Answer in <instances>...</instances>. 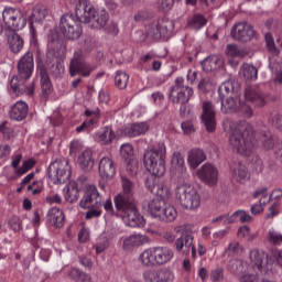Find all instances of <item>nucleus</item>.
Listing matches in <instances>:
<instances>
[{
  "instance_id": "f257e3e1",
  "label": "nucleus",
  "mask_w": 282,
  "mask_h": 282,
  "mask_svg": "<svg viewBox=\"0 0 282 282\" xmlns=\"http://www.w3.org/2000/svg\"><path fill=\"white\" fill-rule=\"evenodd\" d=\"M223 124L225 131L230 132L229 144L234 151L240 153V155H245V158L252 155L258 147H261L264 151L274 149V138L268 130H261L254 135L252 126L247 121H240L237 124L235 121L226 119Z\"/></svg>"
},
{
  "instance_id": "f03ea898",
  "label": "nucleus",
  "mask_w": 282,
  "mask_h": 282,
  "mask_svg": "<svg viewBox=\"0 0 282 282\" xmlns=\"http://www.w3.org/2000/svg\"><path fill=\"white\" fill-rule=\"evenodd\" d=\"M18 74L10 80V87L15 96H33L34 80H30L34 72V53L26 52L18 62Z\"/></svg>"
},
{
  "instance_id": "7ed1b4c3",
  "label": "nucleus",
  "mask_w": 282,
  "mask_h": 282,
  "mask_svg": "<svg viewBox=\"0 0 282 282\" xmlns=\"http://www.w3.org/2000/svg\"><path fill=\"white\" fill-rule=\"evenodd\" d=\"M175 257L173 249L169 247H152L145 249L140 256L139 261L145 268H158L171 263Z\"/></svg>"
},
{
  "instance_id": "20e7f679",
  "label": "nucleus",
  "mask_w": 282,
  "mask_h": 282,
  "mask_svg": "<svg viewBox=\"0 0 282 282\" xmlns=\"http://www.w3.org/2000/svg\"><path fill=\"white\" fill-rule=\"evenodd\" d=\"M165 158L166 147L164 143H161L152 150L145 152L143 156L145 169L149 171V173H152L154 177H162V175L166 173V165L164 161Z\"/></svg>"
},
{
  "instance_id": "39448f33",
  "label": "nucleus",
  "mask_w": 282,
  "mask_h": 282,
  "mask_svg": "<svg viewBox=\"0 0 282 282\" xmlns=\"http://www.w3.org/2000/svg\"><path fill=\"white\" fill-rule=\"evenodd\" d=\"M77 21L80 23H91L93 21V28L95 30H102L109 21V13H107V10L96 11L91 4H80L77 8Z\"/></svg>"
},
{
  "instance_id": "423d86ee",
  "label": "nucleus",
  "mask_w": 282,
  "mask_h": 282,
  "mask_svg": "<svg viewBox=\"0 0 282 282\" xmlns=\"http://www.w3.org/2000/svg\"><path fill=\"white\" fill-rule=\"evenodd\" d=\"M175 197L185 210H196L202 204V196H199L197 189L186 183L176 186Z\"/></svg>"
},
{
  "instance_id": "0eeeda50",
  "label": "nucleus",
  "mask_w": 282,
  "mask_h": 282,
  "mask_svg": "<svg viewBox=\"0 0 282 282\" xmlns=\"http://www.w3.org/2000/svg\"><path fill=\"white\" fill-rule=\"evenodd\" d=\"M48 180L54 184H65L72 177V166L67 159H56L47 169Z\"/></svg>"
},
{
  "instance_id": "6e6552de",
  "label": "nucleus",
  "mask_w": 282,
  "mask_h": 282,
  "mask_svg": "<svg viewBox=\"0 0 282 282\" xmlns=\"http://www.w3.org/2000/svg\"><path fill=\"white\" fill-rule=\"evenodd\" d=\"M2 19L9 32H19L28 25V19L23 11L14 8H7L2 12Z\"/></svg>"
},
{
  "instance_id": "1a4fd4ad",
  "label": "nucleus",
  "mask_w": 282,
  "mask_h": 282,
  "mask_svg": "<svg viewBox=\"0 0 282 282\" xmlns=\"http://www.w3.org/2000/svg\"><path fill=\"white\" fill-rule=\"evenodd\" d=\"M193 94V88L184 86V78L177 77L175 79V85L172 86L170 90V99L175 105H186V102L191 100Z\"/></svg>"
},
{
  "instance_id": "9d476101",
  "label": "nucleus",
  "mask_w": 282,
  "mask_h": 282,
  "mask_svg": "<svg viewBox=\"0 0 282 282\" xmlns=\"http://www.w3.org/2000/svg\"><path fill=\"white\" fill-rule=\"evenodd\" d=\"M173 30V22L169 20H161L152 22L147 26V36L160 41V39H166L171 31Z\"/></svg>"
},
{
  "instance_id": "9b49d317",
  "label": "nucleus",
  "mask_w": 282,
  "mask_h": 282,
  "mask_svg": "<svg viewBox=\"0 0 282 282\" xmlns=\"http://www.w3.org/2000/svg\"><path fill=\"white\" fill-rule=\"evenodd\" d=\"M249 257L253 270H259L261 274H268L269 270H272V260H270V256L267 252L254 249Z\"/></svg>"
},
{
  "instance_id": "f8f14e48",
  "label": "nucleus",
  "mask_w": 282,
  "mask_h": 282,
  "mask_svg": "<svg viewBox=\"0 0 282 282\" xmlns=\"http://www.w3.org/2000/svg\"><path fill=\"white\" fill-rule=\"evenodd\" d=\"M231 39L240 43H248L254 39V29L248 22H238L231 28Z\"/></svg>"
},
{
  "instance_id": "ddd939ff",
  "label": "nucleus",
  "mask_w": 282,
  "mask_h": 282,
  "mask_svg": "<svg viewBox=\"0 0 282 282\" xmlns=\"http://www.w3.org/2000/svg\"><path fill=\"white\" fill-rule=\"evenodd\" d=\"M79 206L85 210L86 208H98V206H102V197L98 193V187L89 185L79 202Z\"/></svg>"
},
{
  "instance_id": "4468645a",
  "label": "nucleus",
  "mask_w": 282,
  "mask_h": 282,
  "mask_svg": "<svg viewBox=\"0 0 282 282\" xmlns=\"http://www.w3.org/2000/svg\"><path fill=\"white\" fill-rule=\"evenodd\" d=\"M143 279L145 282H172L175 275L167 268L149 269L143 273Z\"/></svg>"
},
{
  "instance_id": "2eb2a0df",
  "label": "nucleus",
  "mask_w": 282,
  "mask_h": 282,
  "mask_svg": "<svg viewBox=\"0 0 282 282\" xmlns=\"http://www.w3.org/2000/svg\"><path fill=\"white\" fill-rule=\"evenodd\" d=\"M197 176L208 186H215L219 180V170L210 163H205L197 170Z\"/></svg>"
},
{
  "instance_id": "dca6fc26",
  "label": "nucleus",
  "mask_w": 282,
  "mask_h": 282,
  "mask_svg": "<svg viewBox=\"0 0 282 282\" xmlns=\"http://www.w3.org/2000/svg\"><path fill=\"white\" fill-rule=\"evenodd\" d=\"M194 237L191 231L183 230L181 232V237L177 238L174 242V247L178 254H183V257H187L191 254V248H193Z\"/></svg>"
},
{
  "instance_id": "f3484780",
  "label": "nucleus",
  "mask_w": 282,
  "mask_h": 282,
  "mask_svg": "<svg viewBox=\"0 0 282 282\" xmlns=\"http://www.w3.org/2000/svg\"><path fill=\"white\" fill-rule=\"evenodd\" d=\"M91 72H94V67H91V65L85 63V61H83V58L74 57L70 61L69 75L72 76V78H74V76H77V74H80V76H84L85 78H87V77L91 76Z\"/></svg>"
},
{
  "instance_id": "a211bd4d",
  "label": "nucleus",
  "mask_w": 282,
  "mask_h": 282,
  "mask_svg": "<svg viewBox=\"0 0 282 282\" xmlns=\"http://www.w3.org/2000/svg\"><path fill=\"white\" fill-rule=\"evenodd\" d=\"M245 98L248 102H252L254 107L261 109L268 105V100L265 99V95L259 90L256 86H247L245 89Z\"/></svg>"
},
{
  "instance_id": "6ab92c4d",
  "label": "nucleus",
  "mask_w": 282,
  "mask_h": 282,
  "mask_svg": "<svg viewBox=\"0 0 282 282\" xmlns=\"http://www.w3.org/2000/svg\"><path fill=\"white\" fill-rule=\"evenodd\" d=\"M202 120L206 130L213 133L215 127H217V122L215 121V106L210 101L203 102Z\"/></svg>"
},
{
  "instance_id": "aec40b11",
  "label": "nucleus",
  "mask_w": 282,
  "mask_h": 282,
  "mask_svg": "<svg viewBox=\"0 0 282 282\" xmlns=\"http://www.w3.org/2000/svg\"><path fill=\"white\" fill-rule=\"evenodd\" d=\"M115 206L120 213H128L131 208L137 206L135 197L120 193L115 197Z\"/></svg>"
},
{
  "instance_id": "412c9836",
  "label": "nucleus",
  "mask_w": 282,
  "mask_h": 282,
  "mask_svg": "<svg viewBox=\"0 0 282 282\" xmlns=\"http://www.w3.org/2000/svg\"><path fill=\"white\" fill-rule=\"evenodd\" d=\"M99 175L102 180H111L116 175V164L109 156H104L99 161Z\"/></svg>"
},
{
  "instance_id": "4be33fe9",
  "label": "nucleus",
  "mask_w": 282,
  "mask_h": 282,
  "mask_svg": "<svg viewBox=\"0 0 282 282\" xmlns=\"http://www.w3.org/2000/svg\"><path fill=\"white\" fill-rule=\"evenodd\" d=\"M144 243H149V237L140 234L131 235L127 238H123L122 250H126L127 252H129L133 248L144 246Z\"/></svg>"
},
{
  "instance_id": "5701e85b",
  "label": "nucleus",
  "mask_w": 282,
  "mask_h": 282,
  "mask_svg": "<svg viewBox=\"0 0 282 282\" xmlns=\"http://www.w3.org/2000/svg\"><path fill=\"white\" fill-rule=\"evenodd\" d=\"M165 206L166 202H164L161 197H155L147 202L148 213L151 217H153V219H160Z\"/></svg>"
},
{
  "instance_id": "b1692460",
  "label": "nucleus",
  "mask_w": 282,
  "mask_h": 282,
  "mask_svg": "<svg viewBox=\"0 0 282 282\" xmlns=\"http://www.w3.org/2000/svg\"><path fill=\"white\" fill-rule=\"evenodd\" d=\"M231 177L239 182V184H246L248 180H250V172H248V167L241 163H234L231 165Z\"/></svg>"
},
{
  "instance_id": "393cba45",
  "label": "nucleus",
  "mask_w": 282,
  "mask_h": 282,
  "mask_svg": "<svg viewBox=\"0 0 282 282\" xmlns=\"http://www.w3.org/2000/svg\"><path fill=\"white\" fill-rule=\"evenodd\" d=\"M28 111H30L28 104L25 101H18L13 105L10 111V118L11 120L21 122V120H25V118H28Z\"/></svg>"
},
{
  "instance_id": "a878e982",
  "label": "nucleus",
  "mask_w": 282,
  "mask_h": 282,
  "mask_svg": "<svg viewBox=\"0 0 282 282\" xmlns=\"http://www.w3.org/2000/svg\"><path fill=\"white\" fill-rule=\"evenodd\" d=\"M149 131V123L147 122H137L127 126L123 129V134L128 138H137V135H144Z\"/></svg>"
},
{
  "instance_id": "bb28decb",
  "label": "nucleus",
  "mask_w": 282,
  "mask_h": 282,
  "mask_svg": "<svg viewBox=\"0 0 282 282\" xmlns=\"http://www.w3.org/2000/svg\"><path fill=\"white\" fill-rule=\"evenodd\" d=\"M130 228H140L144 226V217L138 212V205L124 213Z\"/></svg>"
},
{
  "instance_id": "cd10ccee",
  "label": "nucleus",
  "mask_w": 282,
  "mask_h": 282,
  "mask_svg": "<svg viewBox=\"0 0 282 282\" xmlns=\"http://www.w3.org/2000/svg\"><path fill=\"white\" fill-rule=\"evenodd\" d=\"M7 41H8V45L11 50V52H13V54H19V52H21V50H23V45H24V41L23 37H21V35H19V33L14 32V31H9L7 33Z\"/></svg>"
},
{
  "instance_id": "c85d7f7f",
  "label": "nucleus",
  "mask_w": 282,
  "mask_h": 282,
  "mask_svg": "<svg viewBox=\"0 0 282 282\" xmlns=\"http://www.w3.org/2000/svg\"><path fill=\"white\" fill-rule=\"evenodd\" d=\"M187 162L191 169H197L202 162H206V153L199 148L192 149L187 154Z\"/></svg>"
},
{
  "instance_id": "c756f323",
  "label": "nucleus",
  "mask_w": 282,
  "mask_h": 282,
  "mask_svg": "<svg viewBox=\"0 0 282 282\" xmlns=\"http://www.w3.org/2000/svg\"><path fill=\"white\" fill-rule=\"evenodd\" d=\"M221 102V111L223 113H239V109H241V98L239 97H230L224 102Z\"/></svg>"
},
{
  "instance_id": "7c9ffc66",
  "label": "nucleus",
  "mask_w": 282,
  "mask_h": 282,
  "mask_svg": "<svg viewBox=\"0 0 282 282\" xmlns=\"http://www.w3.org/2000/svg\"><path fill=\"white\" fill-rule=\"evenodd\" d=\"M48 221L52 226H55V228H63L65 225V214H63V210L58 207H53L48 210L47 214Z\"/></svg>"
},
{
  "instance_id": "2f4dec72",
  "label": "nucleus",
  "mask_w": 282,
  "mask_h": 282,
  "mask_svg": "<svg viewBox=\"0 0 282 282\" xmlns=\"http://www.w3.org/2000/svg\"><path fill=\"white\" fill-rule=\"evenodd\" d=\"M94 152L91 150L83 151L78 156V165L83 171H91L94 169Z\"/></svg>"
},
{
  "instance_id": "473e14b6",
  "label": "nucleus",
  "mask_w": 282,
  "mask_h": 282,
  "mask_svg": "<svg viewBox=\"0 0 282 282\" xmlns=\"http://www.w3.org/2000/svg\"><path fill=\"white\" fill-rule=\"evenodd\" d=\"M200 65L204 72H216V69H219V67H221L223 63L219 56L210 55L206 57Z\"/></svg>"
},
{
  "instance_id": "72a5a7b5",
  "label": "nucleus",
  "mask_w": 282,
  "mask_h": 282,
  "mask_svg": "<svg viewBox=\"0 0 282 282\" xmlns=\"http://www.w3.org/2000/svg\"><path fill=\"white\" fill-rule=\"evenodd\" d=\"M235 91H237V83H235V80L232 79H229L219 86L218 96L220 100H224L226 96H228L229 94H235Z\"/></svg>"
},
{
  "instance_id": "f704fd0d",
  "label": "nucleus",
  "mask_w": 282,
  "mask_h": 282,
  "mask_svg": "<svg viewBox=\"0 0 282 282\" xmlns=\"http://www.w3.org/2000/svg\"><path fill=\"white\" fill-rule=\"evenodd\" d=\"M46 67L48 74H51V76H54V78H58V76H63V74L65 73L63 64H61V62H58L56 57H53L50 63H46Z\"/></svg>"
},
{
  "instance_id": "c9c22d12",
  "label": "nucleus",
  "mask_w": 282,
  "mask_h": 282,
  "mask_svg": "<svg viewBox=\"0 0 282 282\" xmlns=\"http://www.w3.org/2000/svg\"><path fill=\"white\" fill-rule=\"evenodd\" d=\"M228 270L237 276H241L248 270V263L243 260H231L228 264Z\"/></svg>"
},
{
  "instance_id": "e433bc0d",
  "label": "nucleus",
  "mask_w": 282,
  "mask_h": 282,
  "mask_svg": "<svg viewBox=\"0 0 282 282\" xmlns=\"http://www.w3.org/2000/svg\"><path fill=\"white\" fill-rule=\"evenodd\" d=\"M177 218V210L172 205H165L163 207V212L161 213V216H159V221H165V224H169L171 221H175Z\"/></svg>"
},
{
  "instance_id": "4c0bfd02",
  "label": "nucleus",
  "mask_w": 282,
  "mask_h": 282,
  "mask_svg": "<svg viewBox=\"0 0 282 282\" xmlns=\"http://www.w3.org/2000/svg\"><path fill=\"white\" fill-rule=\"evenodd\" d=\"M172 169L177 173L186 175V167L184 166V156L180 152H174L171 160Z\"/></svg>"
},
{
  "instance_id": "58836bf2",
  "label": "nucleus",
  "mask_w": 282,
  "mask_h": 282,
  "mask_svg": "<svg viewBox=\"0 0 282 282\" xmlns=\"http://www.w3.org/2000/svg\"><path fill=\"white\" fill-rule=\"evenodd\" d=\"M77 23H78V21H76V19H74L73 14L65 13L61 18V21H59V32H62V34H64V32H67V30H69V28L76 29Z\"/></svg>"
},
{
  "instance_id": "ea45409f",
  "label": "nucleus",
  "mask_w": 282,
  "mask_h": 282,
  "mask_svg": "<svg viewBox=\"0 0 282 282\" xmlns=\"http://www.w3.org/2000/svg\"><path fill=\"white\" fill-rule=\"evenodd\" d=\"M41 87L43 96H50L52 94V82L50 80V75L45 68H41Z\"/></svg>"
},
{
  "instance_id": "a19ab883",
  "label": "nucleus",
  "mask_w": 282,
  "mask_h": 282,
  "mask_svg": "<svg viewBox=\"0 0 282 282\" xmlns=\"http://www.w3.org/2000/svg\"><path fill=\"white\" fill-rule=\"evenodd\" d=\"M65 199L69 204H76V202H78V183H69L66 187Z\"/></svg>"
},
{
  "instance_id": "79ce46f5",
  "label": "nucleus",
  "mask_w": 282,
  "mask_h": 282,
  "mask_svg": "<svg viewBox=\"0 0 282 282\" xmlns=\"http://www.w3.org/2000/svg\"><path fill=\"white\" fill-rule=\"evenodd\" d=\"M80 34H83V28L80 26V20H78L76 26L66 29V32L63 33V36L69 41H76V39H80Z\"/></svg>"
},
{
  "instance_id": "37998d69",
  "label": "nucleus",
  "mask_w": 282,
  "mask_h": 282,
  "mask_svg": "<svg viewBox=\"0 0 282 282\" xmlns=\"http://www.w3.org/2000/svg\"><path fill=\"white\" fill-rule=\"evenodd\" d=\"M225 54L229 58H243L246 56V53L237 44H227Z\"/></svg>"
},
{
  "instance_id": "c03bdc74",
  "label": "nucleus",
  "mask_w": 282,
  "mask_h": 282,
  "mask_svg": "<svg viewBox=\"0 0 282 282\" xmlns=\"http://www.w3.org/2000/svg\"><path fill=\"white\" fill-rule=\"evenodd\" d=\"M259 70L252 64H246L242 68V76L246 80H257Z\"/></svg>"
},
{
  "instance_id": "a18cd8bd",
  "label": "nucleus",
  "mask_w": 282,
  "mask_h": 282,
  "mask_svg": "<svg viewBox=\"0 0 282 282\" xmlns=\"http://www.w3.org/2000/svg\"><path fill=\"white\" fill-rule=\"evenodd\" d=\"M115 85L119 89H127V85H129L128 74L122 70H118L115 76Z\"/></svg>"
},
{
  "instance_id": "49530a36",
  "label": "nucleus",
  "mask_w": 282,
  "mask_h": 282,
  "mask_svg": "<svg viewBox=\"0 0 282 282\" xmlns=\"http://www.w3.org/2000/svg\"><path fill=\"white\" fill-rule=\"evenodd\" d=\"M206 18L202 14H195L189 21H188V28L191 30H202L204 25H206Z\"/></svg>"
},
{
  "instance_id": "de8ad7c7",
  "label": "nucleus",
  "mask_w": 282,
  "mask_h": 282,
  "mask_svg": "<svg viewBox=\"0 0 282 282\" xmlns=\"http://www.w3.org/2000/svg\"><path fill=\"white\" fill-rule=\"evenodd\" d=\"M34 19L35 21H41L42 19H45V13H43L41 9H36L29 19V25L33 39L36 35V29H34Z\"/></svg>"
},
{
  "instance_id": "09e8293b",
  "label": "nucleus",
  "mask_w": 282,
  "mask_h": 282,
  "mask_svg": "<svg viewBox=\"0 0 282 282\" xmlns=\"http://www.w3.org/2000/svg\"><path fill=\"white\" fill-rule=\"evenodd\" d=\"M116 138V133L110 128H106L104 132L98 135V140L101 144H111Z\"/></svg>"
},
{
  "instance_id": "8fccbe9b",
  "label": "nucleus",
  "mask_w": 282,
  "mask_h": 282,
  "mask_svg": "<svg viewBox=\"0 0 282 282\" xmlns=\"http://www.w3.org/2000/svg\"><path fill=\"white\" fill-rule=\"evenodd\" d=\"M121 186L123 195H130L133 197V188H135V185L129 180L127 176H121Z\"/></svg>"
},
{
  "instance_id": "3c124183",
  "label": "nucleus",
  "mask_w": 282,
  "mask_h": 282,
  "mask_svg": "<svg viewBox=\"0 0 282 282\" xmlns=\"http://www.w3.org/2000/svg\"><path fill=\"white\" fill-rule=\"evenodd\" d=\"M267 241H269L271 246H282V234L276 230H269Z\"/></svg>"
},
{
  "instance_id": "603ef678",
  "label": "nucleus",
  "mask_w": 282,
  "mask_h": 282,
  "mask_svg": "<svg viewBox=\"0 0 282 282\" xmlns=\"http://www.w3.org/2000/svg\"><path fill=\"white\" fill-rule=\"evenodd\" d=\"M269 124L282 131V113L272 111L269 117Z\"/></svg>"
},
{
  "instance_id": "864d4df0",
  "label": "nucleus",
  "mask_w": 282,
  "mask_h": 282,
  "mask_svg": "<svg viewBox=\"0 0 282 282\" xmlns=\"http://www.w3.org/2000/svg\"><path fill=\"white\" fill-rule=\"evenodd\" d=\"M268 193V187H263L261 189H258L254 194H253V197L257 198V197H260L261 195V198L259 199V204L263 207L265 206V204H270V199H272L270 196L267 195Z\"/></svg>"
},
{
  "instance_id": "5fc2aeb1",
  "label": "nucleus",
  "mask_w": 282,
  "mask_h": 282,
  "mask_svg": "<svg viewBox=\"0 0 282 282\" xmlns=\"http://www.w3.org/2000/svg\"><path fill=\"white\" fill-rule=\"evenodd\" d=\"M0 133L3 135L6 140H11L14 138V129L8 124V122H3L0 124Z\"/></svg>"
},
{
  "instance_id": "6e6d98bb",
  "label": "nucleus",
  "mask_w": 282,
  "mask_h": 282,
  "mask_svg": "<svg viewBox=\"0 0 282 282\" xmlns=\"http://www.w3.org/2000/svg\"><path fill=\"white\" fill-rule=\"evenodd\" d=\"M126 171L128 175H138V161L135 159H129L126 161Z\"/></svg>"
},
{
  "instance_id": "4d7b16f0",
  "label": "nucleus",
  "mask_w": 282,
  "mask_h": 282,
  "mask_svg": "<svg viewBox=\"0 0 282 282\" xmlns=\"http://www.w3.org/2000/svg\"><path fill=\"white\" fill-rule=\"evenodd\" d=\"M154 195H158L156 197H160L161 199L162 197H169V187L158 181L154 189Z\"/></svg>"
},
{
  "instance_id": "13d9d810",
  "label": "nucleus",
  "mask_w": 282,
  "mask_h": 282,
  "mask_svg": "<svg viewBox=\"0 0 282 282\" xmlns=\"http://www.w3.org/2000/svg\"><path fill=\"white\" fill-rule=\"evenodd\" d=\"M121 155L124 160H133V147L129 143L121 145Z\"/></svg>"
},
{
  "instance_id": "bf43d9fd",
  "label": "nucleus",
  "mask_w": 282,
  "mask_h": 282,
  "mask_svg": "<svg viewBox=\"0 0 282 282\" xmlns=\"http://www.w3.org/2000/svg\"><path fill=\"white\" fill-rule=\"evenodd\" d=\"M94 124H96V119H89L88 121H84L80 126H78L76 128V132L77 133H83L85 131H89V129H91V127H94Z\"/></svg>"
},
{
  "instance_id": "052dcab7",
  "label": "nucleus",
  "mask_w": 282,
  "mask_h": 282,
  "mask_svg": "<svg viewBox=\"0 0 282 282\" xmlns=\"http://www.w3.org/2000/svg\"><path fill=\"white\" fill-rule=\"evenodd\" d=\"M242 250H243V248H241V245H239V242H231V243H229L226 252H227V254L232 257L235 254H239V252H241Z\"/></svg>"
},
{
  "instance_id": "680f3d73",
  "label": "nucleus",
  "mask_w": 282,
  "mask_h": 282,
  "mask_svg": "<svg viewBox=\"0 0 282 282\" xmlns=\"http://www.w3.org/2000/svg\"><path fill=\"white\" fill-rule=\"evenodd\" d=\"M88 208L89 210L86 213V219H94V217H100V215H102V206Z\"/></svg>"
},
{
  "instance_id": "e2e57ef3",
  "label": "nucleus",
  "mask_w": 282,
  "mask_h": 282,
  "mask_svg": "<svg viewBox=\"0 0 282 282\" xmlns=\"http://www.w3.org/2000/svg\"><path fill=\"white\" fill-rule=\"evenodd\" d=\"M210 281L213 282L224 281V269L221 268L214 269L210 272Z\"/></svg>"
},
{
  "instance_id": "0e129e2a",
  "label": "nucleus",
  "mask_w": 282,
  "mask_h": 282,
  "mask_svg": "<svg viewBox=\"0 0 282 282\" xmlns=\"http://www.w3.org/2000/svg\"><path fill=\"white\" fill-rule=\"evenodd\" d=\"M198 89L200 91H212L213 89V82L208 78H203L199 83H198Z\"/></svg>"
},
{
  "instance_id": "69168bd1",
  "label": "nucleus",
  "mask_w": 282,
  "mask_h": 282,
  "mask_svg": "<svg viewBox=\"0 0 282 282\" xmlns=\"http://www.w3.org/2000/svg\"><path fill=\"white\" fill-rule=\"evenodd\" d=\"M9 226L11 230H14V232H19V230H21V219L17 216L10 218Z\"/></svg>"
},
{
  "instance_id": "338daca9",
  "label": "nucleus",
  "mask_w": 282,
  "mask_h": 282,
  "mask_svg": "<svg viewBox=\"0 0 282 282\" xmlns=\"http://www.w3.org/2000/svg\"><path fill=\"white\" fill-rule=\"evenodd\" d=\"M175 0H159V8L164 10V12H169L171 8H173Z\"/></svg>"
},
{
  "instance_id": "774afa93",
  "label": "nucleus",
  "mask_w": 282,
  "mask_h": 282,
  "mask_svg": "<svg viewBox=\"0 0 282 282\" xmlns=\"http://www.w3.org/2000/svg\"><path fill=\"white\" fill-rule=\"evenodd\" d=\"M145 186L148 188V191H150V193H153V195L155 194V186H158V178L155 177H151L145 180Z\"/></svg>"
}]
</instances>
